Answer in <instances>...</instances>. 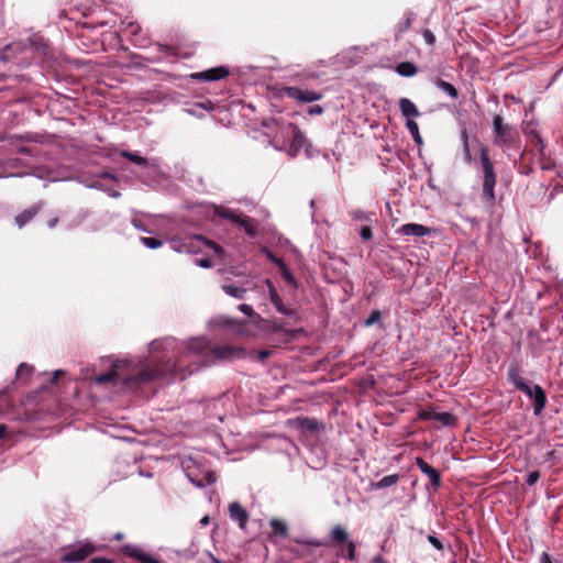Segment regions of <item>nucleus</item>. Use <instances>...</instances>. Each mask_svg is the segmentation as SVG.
<instances>
[{
  "instance_id": "obj_1",
  "label": "nucleus",
  "mask_w": 563,
  "mask_h": 563,
  "mask_svg": "<svg viewBox=\"0 0 563 563\" xmlns=\"http://www.w3.org/2000/svg\"><path fill=\"white\" fill-rule=\"evenodd\" d=\"M179 355L176 361L142 362L134 358L113 360L111 356L101 357L100 362L107 368L91 377L95 384L144 385L152 383L172 384L183 380L201 367L218 362L243 358L245 350L232 344H218L211 346L205 336H198L181 342L178 346Z\"/></svg>"
},
{
  "instance_id": "obj_2",
  "label": "nucleus",
  "mask_w": 563,
  "mask_h": 563,
  "mask_svg": "<svg viewBox=\"0 0 563 563\" xmlns=\"http://www.w3.org/2000/svg\"><path fill=\"white\" fill-rule=\"evenodd\" d=\"M493 142L504 152L508 150H519L520 134L518 130L504 122L503 117L495 115L493 119Z\"/></svg>"
},
{
  "instance_id": "obj_3",
  "label": "nucleus",
  "mask_w": 563,
  "mask_h": 563,
  "mask_svg": "<svg viewBox=\"0 0 563 563\" xmlns=\"http://www.w3.org/2000/svg\"><path fill=\"white\" fill-rule=\"evenodd\" d=\"M481 165L483 172V196L487 201L494 202L497 175L494 163L489 158L488 147L485 145L481 146Z\"/></svg>"
},
{
  "instance_id": "obj_4",
  "label": "nucleus",
  "mask_w": 563,
  "mask_h": 563,
  "mask_svg": "<svg viewBox=\"0 0 563 563\" xmlns=\"http://www.w3.org/2000/svg\"><path fill=\"white\" fill-rule=\"evenodd\" d=\"M172 247L177 252H186V253H197L201 251L203 246L211 249L216 254H223V249L221 245L207 240L201 235H192L186 238L184 241L180 240H172Z\"/></svg>"
},
{
  "instance_id": "obj_5",
  "label": "nucleus",
  "mask_w": 563,
  "mask_h": 563,
  "mask_svg": "<svg viewBox=\"0 0 563 563\" xmlns=\"http://www.w3.org/2000/svg\"><path fill=\"white\" fill-rule=\"evenodd\" d=\"M214 214L221 219H225V220L232 222L233 224L242 228L245 231V233L251 238L255 236L258 232L257 225H256L254 219H252L247 216H243L242 213L236 212L233 209L222 207V206H216Z\"/></svg>"
},
{
  "instance_id": "obj_6",
  "label": "nucleus",
  "mask_w": 563,
  "mask_h": 563,
  "mask_svg": "<svg viewBox=\"0 0 563 563\" xmlns=\"http://www.w3.org/2000/svg\"><path fill=\"white\" fill-rule=\"evenodd\" d=\"M96 550V545L90 541L79 542L77 545L65 549V552L60 556V563L82 562L95 553Z\"/></svg>"
},
{
  "instance_id": "obj_7",
  "label": "nucleus",
  "mask_w": 563,
  "mask_h": 563,
  "mask_svg": "<svg viewBox=\"0 0 563 563\" xmlns=\"http://www.w3.org/2000/svg\"><path fill=\"white\" fill-rule=\"evenodd\" d=\"M285 133L291 136V141L288 148V154L290 156H297L301 150H305L307 153L310 152L311 144L297 125L289 123L285 129Z\"/></svg>"
},
{
  "instance_id": "obj_8",
  "label": "nucleus",
  "mask_w": 563,
  "mask_h": 563,
  "mask_svg": "<svg viewBox=\"0 0 563 563\" xmlns=\"http://www.w3.org/2000/svg\"><path fill=\"white\" fill-rule=\"evenodd\" d=\"M284 93L298 102H313L320 100L323 95L314 90H303L298 87H285Z\"/></svg>"
},
{
  "instance_id": "obj_9",
  "label": "nucleus",
  "mask_w": 563,
  "mask_h": 563,
  "mask_svg": "<svg viewBox=\"0 0 563 563\" xmlns=\"http://www.w3.org/2000/svg\"><path fill=\"white\" fill-rule=\"evenodd\" d=\"M287 426L300 431L319 432L323 430V423L314 418L297 417L287 420Z\"/></svg>"
},
{
  "instance_id": "obj_10",
  "label": "nucleus",
  "mask_w": 563,
  "mask_h": 563,
  "mask_svg": "<svg viewBox=\"0 0 563 563\" xmlns=\"http://www.w3.org/2000/svg\"><path fill=\"white\" fill-rule=\"evenodd\" d=\"M229 75V69L224 66L210 68L205 71L192 74L191 77L194 79L203 80V81H214L225 78Z\"/></svg>"
},
{
  "instance_id": "obj_11",
  "label": "nucleus",
  "mask_w": 563,
  "mask_h": 563,
  "mask_svg": "<svg viewBox=\"0 0 563 563\" xmlns=\"http://www.w3.org/2000/svg\"><path fill=\"white\" fill-rule=\"evenodd\" d=\"M42 201L31 206L30 208L23 210L18 216H15L14 223L18 225L19 229H22L34 219V217L42 210Z\"/></svg>"
},
{
  "instance_id": "obj_12",
  "label": "nucleus",
  "mask_w": 563,
  "mask_h": 563,
  "mask_svg": "<svg viewBox=\"0 0 563 563\" xmlns=\"http://www.w3.org/2000/svg\"><path fill=\"white\" fill-rule=\"evenodd\" d=\"M418 417L421 420L439 421L441 426H451L454 422L453 415H451L449 412H435L433 410H420L418 412Z\"/></svg>"
},
{
  "instance_id": "obj_13",
  "label": "nucleus",
  "mask_w": 563,
  "mask_h": 563,
  "mask_svg": "<svg viewBox=\"0 0 563 563\" xmlns=\"http://www.w3.org/2000/svg\"><path fill=\"white\" fill-rule=\"evenodd\" d=\"M398 234L404 236H426L431 233V229L419 223H406L397 230Z\"/></svg>"
},
{
  "instance_id": "obj_14",
  "label": "nucleus",
  "mask_w": 563,
  "mask_h": 563,
  "mask_svg": "<svg viewBox=\"0 0 563 563\" xmlns=\"http://www.w3.org/2000/svg\"><path fill=\"white\" fill-rule=\"evenodd\" d=\"M417 467L430 479L431 484L434 487H439L441 485V476L439 471L433 468L430 464H428L422 457L416 459Z\"/></svg>"
},
{
  "instance_id": "obj_15",
  "label": "nucleus",
  "mask_w": 563,
  "mask_h": 563,
  "mask_svg": "<svg viewBox=\"0 0 563 563\" xmlns=\"http://www.w3.org/2000/svg\"><path fill=\"white\" fill-rule=\"evenodd\" d=\"M532 401L534 415H540L545 406L547 396L544 389H523Z\"/></svg>"
},
{
  "instance_id": "obj_16",
  "label": "nucleus",
  "mask_w": 563,
  "mask_h": 563,
  "mask_svg": "<svg viewBox=\"0 0 563 563\" xmlns=\"http://www.w3.org/2000/svg\"><path fill=\"white\" fill-rule=\"evenodd\" d=\"M121 31L129 32L132 36V41L135 45L143 46L145 44V38L141 36V26L134 21H122L121 22Z\"/></svg>"
},
{
  "instance_id": "obj_17",
  "label": "nucleus",
  "mask_w": 563,
  "mask_h": 563,
  "mask_svg": "<svg viewBox=\"0 0 563 563\" xmlns=\"http://www.w3.org/2000/svg\"><path fill=\"white\" fill-rule=\"evenodd\" d=\"M123 552L129 558L135 559V560L140 561L141 563H162L157 559L143 552L141 549H139L136 547L125 545L123 548Z\"/></svg>"
},
{
  "instance_id": "obj_18",
  "label": "nucleus",
  "mask_w": 563,
  "mask_h": 563,
  "mask_svg": "<svg viewBox=\"0 0 563 563\" xmlns=\"http://www.w3.org/2000/svg\"><path fill=\"white\" fill-rule=\"evenodd\" d=\"M231 519L238 521L240 528H245L249 520L246 510L239 503H231L229 506Z\"/></svg>"
},
{
  "instance_id": "obj_19",
  "label": "nucleus",
  "mask_w": 563,
  "mask_h": 563,
  "mask_svg": "<svg viewBox=\"0 0 563 563\" xmlns=\"http://www.w3.org/2000/svg\"><path fill=\"white\" fill-rule=\"evenodd\" d=\"M213 323L218 327H233L234 332L238 334L245 333V322L235 321L229 317L220 316L213 320Z\"/></svg>"
},
{
  "instance_id": "obj_20",
  "label": "nucleus",
  "mask_w": 563,
  "mask_h": 563,
  "mask_svg": "<svg viewBox=\"0 0 563 563\" xmlns=\"http://www.w3.org/2000/svg\"><path fill=\"white\" fill-rule=\"evenodd\" d=\"M399 109L401 114L406 117L407 120H412V118L420 115L417 106L408 98H401L399 100Z\"/></svg>"
},
{
  "instance_id": "obj_21",
  "label": "nucleus",
  "mask_w": 563,
  "mask_h": 563,
  "mask_svg": "<svg viewBox=\"0 0 563 563\" xmlns=\"http://www.w3.org/2000/svg\"><path fill=\"white\" fill-rule=\"evenodd\" d=\"M33 371H34L33 366H31L26 363H21L19 365V367L16 368V373H15L16 383L21 384V385H26V384L32 383L31 376L33 374Z\"/></svg>"
},
{
  "instance_id": "obj_22",
  "label": "nucleus",
  "mask_w": 563,
  "mask_h": 563,
  "mask_svg": "<svg viewBox=\"0 0 563 563\" xmlns=\"http://www.w3.org/2000/svg\"><path fill=\"white\" fill-rule=\"evenodd\" d=\"M268 283V287H269V297H271V301L272 303L274 305L275 309L283 313V314H287V316H290L292 313L291 310L287 309L284 303H283V300L282 298L278 296L277 294V290L276 288L269 283Z\"/></svg>"
},
{
  "instance_id": "obj_23",
  "label": "nucleus",
  "mask_w": 563,
  "mask_h": 563,
  "mask_svg": "<svg viewBox=\"0 0 563 563\" xmlns=\"http://www.w3.org/2000/svg\"><path fill=\"white\" fill-rule=\"evenodd\" d=\"M395 70L402 77H413L418 74V67L411 62H402L396 65Z\"/></svg>"
},
{
  "instance_id": "obj_24",
  "label": "nucleus",
  "mask_w": 563,
  "mask_h": 563,
  "mask_svg": "<svg viewBox=\"0 0 563 563\" xmlns=\"http://www.w3.org/2000/svg\"><path fill=\"white\" fill-rule=\"evenodd\" d=\"M508 376L510 382L515 385V387H528V385L523 382L520 376V372L518 365L512 363L508 369Z\"/></svg>"
},
{
  "instance_id": "obj_25",
  "label": "nucleus",
  "mask_w": 563,
  "mask_h": 563,
  "mask_svg": "<svg viewBox=\"0 0 563 563\" xmlns=\"http://www.w3.org/2000/svg\"><path fill=\"white\" fill-rule=\"evenodd\" d=\"M434 85L439 89H441L443 92L449 95L452 99H457L459 98L457 89L452 84H450V82H448L445 80H442L440 78H437L434 80Z\"/></svg>"
},
{
  "instance_id": "obj_26",
  "label": "nucleus",
  "mask_w": 563,
  "mask_h": 563,
  "mask_svg": "<svg viewBox=\"0 0 563 563\" xmlns=\"http://www.w3.org/2000/svg\"><path fill=\"white\" fill-rule=\"evenodd\" d=\"M222 290L227 295L234 297V298H239V299L244 298V295L246 292V289L244 287H240V286L232 285V284L222 285Z\"/></svg>"
},
{
  "instance_id": "obj_27",
  "label": "nucleus",
  "mask_w": 563,
  "mask_h": 563,
  "mask_svg": "<svg viewBox=\"0 0 563 563\" xmlns=\"http://www.w3.org/2000/svg\"><path fill=\"white\" fill-rule=\"evenodd\" d=\"M398 479H399L398 474L387 475V476H384L378 482H376L375 484H373V487L376 489L387 488V487L395 485L398 482Z\"/></svg>"
},
{
  "instance_id": "obj_28",
  "label": "nucleus",
  "mask_w": 563,
  "mask_h": 563,
  "mask_svg": "<svg viewBox=\"0 0 563 563\" xmlns=\"http://www.w3.org/2000/svg\"><path fill=\"white\" fill-rule=\"evenodd\" d=\"M121 156L125 157L130 162H132V163H134L136 165H140V166H144L145 167V166L148 165L147 159L145 157H142L137 153H133V152H129V151H122L121 152Z\"/></svg>"
},
{
  "instance_id": "obj_29",
  "label": "nucleus",
  "mask_w": 563,
  "mask_h": 563,
  "mask_svg": "<svg viewBox=\"0 0 563 563\" xmlns=\"http://www.w3.org/2000/svg\"><path fill=\"white\" fill-rule=\"evenodd\" d=\"M406 126H407L408 131L410 132L413 141L417 144H422V137L419 132L418 123L415 120H407Z\"/></svg>"
},
{
  "instance_id": "obj_30",
  "label": "nucleus",
  "mask_w": 563,
  "mask_h": 563,
  "mask_svg": "<svg viewBox=\"0 0 563 563\" xmlns=\"http://www.w3.org/2000/svg\"><path fill=\"white\" fill-rule=\"evenodd\" d=\"M269 525H271V527L273 529V532L275 534H279L282 537H286L287 536L288 528H287V525L284 521L278 520V519H272Z\"/></svg>"
},
{
  "instance_id": "obj_31",
  "label": "nucleus",
  "mask_w": 563,
  "mask_h": 563,
  "mask_svg": "<svg viewBox=\"0 0 563 563\" xmlns=\"http://www.w3.org/2000/svg\"><path fill=\"white\" fill-rule=\"evenodd\" d=\"M412 14L407 13L404 21L399 22L396 26V37H399L404 32L408 31L411 26Z\"/></svg>"
},
{
  "instance_id": "obj_32",
  "label": "nucleus",
  "mask_w": 563,
  "mask_h": 563,
  "mask_svg": "<svg viewBox=\"0 0 563 563\" xmlns=\"http://www.w3.org/2000/svg\"><path fill=\"white\" fill-rule=\"evenodd\" d=\"M331 537L333 540L338 542H345L349 536L344 528H342L341 526H335L331 530Z\"/></svg>"
},
{
  "instance_id": "obj_33",
  "label": "nucleus",
  "mask_w": 563,
  "mask_h": 563,
  "mask_svg": "<svg viewBox=\"0 0 563 563\" xmlns=\"http://www.w3.org/2000/svg\"><path fill=\"white\" fill-rule=\"evenodd\" d=\"M526 134L527 135H533V137H534L533 147L540 154H543L544 143H543V140L540 137V135L534 130H532V129L531 130L527 129L526 130Z\"/></svg>"
},
{
  "instance_id": "obj_34",
  "label": "nucleus",
  "mask_w": 563,
  "mask_h": 563,
  "mask_svg": "<svg viewBox=\"0 0 563 563\" xmlns=\"http://www.w3.org/2000/svg\"><path fill=\"white\" fill-rule=\"evenodd\" d=\"M351 217L356 221H364V222H371L372 221V213L365 212L363 210H353L350 212Z\"/></svg>"
},
{
  "instance_id": "obj_35",
  "label": "nucleus",
  "mask_w": 563,
  "mask_h": 563,
  "mask_svg": "<svg viewBox=\"0 0 563 563\" xmlns=\"http://www.w3.org/2000/svg\"><path fill=\"white\" fill-rule=\"evenodd\" d=\"M43 376H47L48 377V382L53 385L55 384H58L59 382V377H65L67 376V373L63 369H56L52 373H44Z\"/></svg>"
},
{
  "instance_id": "obj_36",
  "label": "nucleus",
  "mask_w": 563,
  "mask_h": 563,
  "mask_svg": "<svg viewBox=\"0 0 563 563\" xmlns=\"http://www.w3.org/2000/svg\"><path fill=\"white\" fill-rule=\"evenodd\" d=\"M141 243L148 249H158L163 245V241L156 238H141Z\"/></svg>"
},
{
  "instance_id": "obj_37",
  "label": "nucleus",
  "mask_w": 563,
  "mask_h": 563,
  "mask_svg": "<svg viewBox=\"0 0 563 563\" xmlns=\"http://www.w3.org/2000/svg\"><path fill=\"white\" fill-rule=\"evenodd\" d=\"M262 252L266 255V257L273 262L275 265L279 267H282L285 262L280 258V257H277L274 253H272L267 247H263L262 249Z\"/></svg>"
},
{
  "instance_id": "obj_38",
  "label": "nucleus",
  "mask_w": 563,
  "mask_h": 563,
  "mask_svg": "<svg viewBox=\"0 0 563 563\" xmlns=\"http://www.w3.org/2000/svg\"><path fill=\"white\" fill-rule=\"evenodd\" d=\"M279 271H280V274L283 276V278L289 283V284H294L295 283V277L294 275L291 274L290 269L288 268V266L286 264H284L282 267H279Z\"/></svg>"
},
{
  "instance_id": "obj_39",
  "label": "nucleus",
  "mask_w": 563,
  "mask_h": 563,
  "mask_svg": "<svg viewBox=\"0 0 563 563\" xmlns=\"http://www.w3.org/2000/svg\"><path fill=\"white\" fill-rule=\"evenodd\" d=\"M380 320V312L378 310H374L371 312L368 318L365 321V325L369 327Z\"/></svg>"
},
{
  "instance_id": "obj_40",
  "label": "nucleus",
  "mask_w": 563,
  "mask_h": 563,
  "mask_svg": "<svg viewBox=\"0 0 563 563\" xmlns=\"http://www.w3.org/2000/svg\"><path fill=\"white\" fill-rule=\"evenodd\" d=\"M422 36L428 45H433L435 43V36L429 29L423 30Z\"/></svg>"
},
{
  "instance_id": "obj_41",
  "label": "nucleus",
  "mask_w": 563,
  "mask_h": 563,
  "mask_svg": "<svg viewBox=\"0 0 563 563\" xmlns=\"http://www.w3.org/2000/svg\"><path fill=\"white\" fill-rule=\"evenodd\" d=\"M540 478V473L538 471L530 472L527 476V484L529 486L534 485Z\"/></svg>"
},
{
  "instance_id": "obj_42",
  "label": "nucleus",
  "mask_w": 563,
  "mask_h": 563,
  "mask_svg": "<svg viewBox=\"0 0 563 563\" xmlns=\"http://www.w3.org/2000/svg\"><path fill=\"white\" fill-rule=\"evenodd\" d=\"M360 235L363 240H369L373 236L372 229L368 225L361 228Z\"/></svg>"
},
{
  "instance_id": "obj_43",
  "label": "nucleus",
  "mask_w": 563,
  "mask_h": 563,
  "mask_svg": "<svg viewBox=\"0 0 563 563\" xmlns=\"http://www.w3.org/2000/svg\"><path fill=\"white\" fill-rule=\"evenodd\" d=\"M239 310L241 312H243L244 314H246L247 317H253V314H254L253 308L250 305H246V303H241L239 306Z\"/></svg>"
},
{
  "instance_id": "obj_44",
  "label": "nucleus",
  "mask_w": 563,
  "mask_h": 563,
  "mask_svg": "<svg viewBox=\"0 0 563 563\" xmlns=\"http://www.w3.org/2000/svg\"><path fill=\"white\" fill-rule=\"evenodd\" d=\"M428 540L437 550L441 551L443 549V544H442L441 540L438 539L437 537L429 536Z\"/></svg>"
},
{
  "instance_id": "obj_45",
  "label": "nucleus",
  "mask_w": 563,
  "mask_h": 563,
  "mask_svg": "<svg viewBox=\"0 0 563 563\" xmlns=\"http://www.w3.org/2000/svg\"><path fill=\"white\" fill-rule=\"evenodd\" d=\"M538 563H556V562L548 552H542L539 556Z\"/></svg>"
},
{
  "instance_id": "obj_46",
  "label": "nucleus",
  "mask_w": 563,
  "mask_h": 563,
  "mask_svg": "<svg viewBox=\"0 0 563 563\" xmlns=\"http://www.w3.org/2000/svg\"><path fill=\"white\" fill-rule=\"evenodd\" d=\"M355 544L353 542H349L347 543V558L351 560V561H354L355 560Z\"/></svg>"
},
{
  "instance_id": "obj_47",
  "label": "nucleus",
  "mask_w": 563,
  "mask_h": 563,
  "mask_svg": "<svg viewBox=\"0 0 563 563\" xmlns=\"http://www.w3.org/2000/svg\"><path fill=\"white\" fill-rule=\"evenodd\" d=\"M308 113H309L310 115H319V114H322V113H323V108H322L321 106H319V104H316V106H313V107L309 108Z\"/></svg>"
},
{
  "instance_id": "obj_48",
  "label": "nucleus",
  "mask_w": 563,
  "mask_h": 563,
  "mask_svg": "<svg viewBox=\"0 0 563 563\" xmlns=\"http://www.w3.org/2000/svg\"><path fill=\"white\" fill-rule=\"evenodd\" d=\"M196 264L203 268H210L212 266V262L209 258H200L196 261Z\"/></svg>"
},
{
  "instance_id": "obj_49",
  "label": "nucleus",
  "mask_w": 563,
  "mask_h": 563,
  "mask_svg": "<svg viewBox=\"0 0 563 563\" xmlns=\"http://www.w3.org/2000/svg\"><path fill=\"white\" fill-rule=\"evenodd\" d=\"M461 141H462L463 148L470 146V144H468V134H467L466 130H463L461 132Z\"/></svg>"
},
{
  "instance_id": "obj_50",
  "label": "nucleus",
  "mask_w": 563,
  "mask_h": 563,
  "mask_svg": "<svg viewBox=\"0 0 563 563\" xmlns=\"http://www.w3.org/2000/svg\"><path fill=\"white\" fill-rule=\"evenodd\" d=\"M89 563H115V562L113 560L107 559V558H93L90 560Z\"/></svg>"
},
{
  "instance_id": "obj_51",
  "label": "nucleus",
  "mask_w": 563,
  "mask_h": 563,
  "mask_svg": "<svg viewBox=\"0 0 563 563\" xmlns=\"http://www.w3.org/2000/svg\"><path fill=\"white\" fill-rule=\"evenodd\" d=\"M271 353L272 352L268 351V350H262V351L257 352V358L260 361H264V360H266L271 355Z\"/></svg>"
},
{
  "instance_id": "obj_52",
  "label": "nucleus",
  "mask_w": 563,
  "mask_h": 563,
  "mask_svg": "<svg viewBox=\"0 0 563 563\" xmlns=\"http://www.w3.org/2000/svg\"><path fill=\"white\" fill-rule=\"evenodd\" d=\"M558 192H563V185L562 184L554 185V187L552 189V192L550 194V199H552L554 194H558Z\"/></svg>"
},
{
  "instance_id": "obj_53",
  "label": "nucleus",
  "mask_w": 563,
  "mask_h": 563,
  "mask_svg": "<svg viewBox=\"0 0 563 563\" xmlns=\"http://www.w3.org/2000/svg\"><path fill=\"white\" fill-rule=\"evenodd\" d=\"M463 152H464L465 162L466 163H471L472 162V155H471L470 146L468 147H464Z\"/></svg>"
},
{
  "instance_id": "obj_54",
  "label": "nucleus",
  "mask_w": 563,
  "mask_h": 563,
  "mask_svg": "<svg viewBox=\"0 0 563 563\" xmlns=\"http://www.w3.org/2000/svg\"><path fill=\"white\" fill-rule=\"evenodd\" d=\"M57 223H58V218L55 217V218L48 220L47 225H48V228L53 229L57 225Z\"/></svg>"
},
{
  "instance_id": "obj_55",
  "label": "nucleus",
  "mask_w": 563,
  "mask_h": 563,
  "mask_svg": "<svg viewBox=\"0 0 563 563\" xmlns=\"http://www.w3.org/2000/svg\"><path fill=\"white\" fill-rule=\"evenodd\" d=\"M18 152L20 154H30L31 150L29 147H26V146H21V147H19Z\"/></svg>"
},
{
  "instance_id": "obj_56",
  "label": "nucleus",
  "mask_w": 563,
  "mask_h": 563,
  "mask_svg": "<svg viewBox=\"0 0 563 563\" xmlns=\"http://www.w3.org/2000/svg\"><path fill=\"white\" fill-rule=\"evenodd\" d=\"M5 430H7L5 426L0 424V439L4 435Z\"/></svg>"
},
{
  "instance_id": "obj_57",
  "label": "nucleus",
  "mask_w": 563,
  "mask_h": 563,
  "mask_svg": "<svg viewBox=\"0 0 563 563\" xmlns=\"http://www.w3.org/2000/svg\"><path fill=\"white\" fill-rule=\"evenodd\" d=\"M162 342H158V341H153L152 342V347L157 350L159 346H161Z\"/></svg>"
},
{
  "instance_id": "obj_58",
  "label": "nucleus",
  "mask_w": 563,
  "mask_h": 563,
  "mask_svg": "<svg viewBox=\"0 0 563 563\" xmlns=\"http://www.w3.org/2000/svg\"><path fill=\"white\" fill-rule=\"evenodd\" d=\"M5 397L4 391H0V400ZM2 412V407H0V413Z\"/></svg>"
},
{
  "instance_id": "obj_59",
  "label": "nucleus",
  "mask_w": 563,
  "mask_h": 563,
  "mask_svg": "<svg viewBox=\"0 0 563 563\" xmlns=\"http://www.w3.org/2000/svg\"><path fill=\"white\" fill-rule=\"evenodd\" d=\"M208 521H209V518L208 517H203L200 522H201V525H207Z\"/></svg>"
},
{
  "instance_id": "obj_60",
  "label": "nucleus",
  "mask_w": 563,
  "mask_h": 563,
  "mask_svg": "<svg viewBox=\"0 0 563 563\" xmlns=\"http://www.w3.org/2000/svg\"><path fill=\"white\" fill-rule=\"evenodd\" d=\"M273 330H274V331H279V330H282V328H280L279 325H277V324H274V325H273Z\"/></svg>"
},
{
  "instance_id": "obj_61",
  "label": "nucleus",
  "mask_w": 563,
  "mask_h": 563,
  "mask_svg": "<svg viewBox=\"0 0 563 563\" xmlns=\"http://www.w3.org/2000/svg\"><path fill=\"white\" fill-rule=\"evenodd\" d=\"M102 176L106 177V178H113V176L110 175L109 173H104Z\"/></svg>"
},
{
  "instance_id": "obj_62",
  "label": "nucleus",
  "mask_w": 563,
  "mask_h": 563,
  "mask_svg": "<svg viewBox=\"0 0 563 563\" xmlns=\"http://www.w3.org/2000/svg\"><path fill=\"white\" fill-rule=\"evenodd\" d=\"M70 380H63V384H69Z\"/></svg>"
},
{
  "instance_id": "obj_63",
  "label": "nucleus",
  "mask_w": 563,
  "mask_h": 563,
  "mask_svg": "<svg viewBox=\"0 0 563 563\" xmlns=\"http://www.w3.org/2000/svg\"><path fill=\"white\" fill-rule=\"evenodd\" d=\"M213 563H222V562H220L219 560H216V559H214V560H213Z\"/></svg>"
}]
</instances>
